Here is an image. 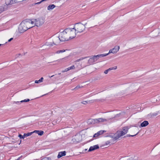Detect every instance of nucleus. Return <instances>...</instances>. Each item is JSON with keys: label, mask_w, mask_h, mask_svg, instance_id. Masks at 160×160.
<instances>
[{"label": "nucleus", "mask_w": 160, "mask_h": 160, "mask_svg": "<svg viewBox=\"0 0 160 160\" xmlns=\"http://www.w3.org/2000/svg\"><path fill=\"white\" fill-rule=\"evenodd\" d=\"M82 135L80 133L77 134L72 139V141L75 143L80 142L82 140Z\"/></svg>", "instance_id": "423d86ee"}, {"label": "nucleus", "mask_w": 160, "mask_h": 160, "mask_svg": "<svg viewBox=\"0 0 160 160\" xmlns=\"http://www.w3.org/2000/svg\"><path fill=\"white\" fill-rule=\"evenodd\" d=\"M41 160H51V158L49 157H45L43 158Z\"/></svg>", "instance_id": "a878e982"}, {"label": "nucleus", "mask_w": 160, "mask_h": 160, "mask_svg": "<svg viewBox=\"0 0 160 160\" xmlns=\"http://www.w3.org/2000/svg\"><path fill=\"white\" fill-rule=\"evenodd\" d=\"M69 70H72V69H74L75 68V66L74 65H73L70 67H68Z\"/></svg>", "instance_id": "b1692460"}, {"label": "nucleus", "mask_w": 160, "mask_h": 160, "mask_svg": "<svg viewBox=\"0 0 160 160\" xmlns=\"http://www.w3.org/2000/svg\"><path fill=\"white\" fill-rule=\"evenodd\" d=\"M81 103L84 104H86L88 103V102L86 101H83Z\"/></svg>", "instance_id": "473e14b6"}, {"label": "nucleus", "mask_w": 160, "mask_h": 160, "mask_svg": "<svg viewBox=\"0 0 160 160\" xmlns=\"http://www.w3.org/2000/svg\"><path fill=\"white\" fill-rule=\"evenodd\" d=\"M72 28H65L64 30H72V29H72Z\"/></svg>", "instance_id": "e433bc0d"}, {"label": "nucleus", "mask_w": 160, "mask_h": 160, "mask_svg": "<svg viewBox=\"0 0 160 160\" xmlns=\"http://www.w3.org/2000/svg\"><path fill=\"white\" fill-rule=\"evenodd\" d=\"M33 133H34V132H29L27 133H24V136H25V137H28V136H30Z\"/></svg>", "instance_id": "5701e85b"}, {"label": "nucleus", "mask_w": 160, "mask_h": 160, "mask_svg": "<svg viewBox=\"0 0 160 160\" xmlns=\"http://www.w3.org/2000/svg\"><path fill=\"white\" fill-rule=\"evenodd\" d=\"M117 68V67L116 66L114 67H112L111 68H110L109 69L105 70L104 72V73L105 74H107L108 72L113 69H116Z\"/></svg>", "instance_id": "dca6fc26"}, {"label": "nucleus", "mask_w": 160, "mask_h": 160, "mask_svg": "<svg viewBox=\"0 0 160 160\" xmlns=\"http://www.w3.org/2000/svg\"><path fill=\"white\" fill-rule=\"evenodd\" d=\"M138 132H138L136 134H135V135H128L129 136V137H133L134 136H136V135H137L138 133Z\"/></svg>", "instance_id": "4c0bfd02"}, {"label": "nucleus", "mask_w": 160, "mask_h": 160, "mask_svg": "<svg viewBox=\"0 0 160 160\" xmlns=\"http://www.w3.org/2000/svg\"><path fill=\"white\" fill-rule=\"evenodd\" d=\"M59 38L62 42L68 41L69 40V37L68 36L66 31H63L59 33Z\"/></svg>", "instance_id": "39448f33"}, {"label": "nucleus", "mask_w": 160, "mask_h": 160, "mask_svg": "<svg viewBox=\"0 0 160 160\" xmlns=\"http://www.w3.org/2000/svg\"><path fill=\"white\" fill-rule=\"evenodd\" d=\"M99 148L98 145H95L93 146H91L88 150V152H91L94 151Z\"/></svg>", "instance_id": "ddd939ff"}, {"label": "nucleus", "mask_w": 160, "mask_h": 160, "mask_svg": "<svg viewBox=\"0 0 160 160\" xmlns=\"http://www.w3.org/2000/svg\"><path fill=\"white\" fill-rule=\"evenodd\" d=\"M43 79V78L42 77L38 80L35 81V82L36 83H40L42 82Z\"/></svg>", "instance_id": "4be33fe9"}, {"label": "nucleus", "mask_w": 160, "mask_h": 160, "mask_svg": "<svg viewBox=\"0 0 160 160\" xmlns=\"http://www.w3.org/2000/svg\"><path fill=\"white\" fill-rule=\"evenodd\" d=\"M124 91H120L119 92V94L120 95L123 94L124 93Z\"/></svg>", "instance_id": "7c9ffc66"}, {"label": "nucleus", "mask_w": 160, "mask_h": 160, "mask_svg": "<svg viewBox=\"0 0 160 160\" xmlns=\"http://www.w3.org/2000/svg\"><path fill=\"white\" fill-rule=\"evenodd\" d=\"M83 25L79 22L76 23L75 24L74 27L72 28V29L74 30H82V28H83Z\"/></svg>", "instance_id": "9d476101"}, {"label": "nucleus", "mask_w": 160, "mask_h": 160, "mask_svg": "<svg viewBox=\"0 0 160 160\" xmlns=\"http://www.w3.org/2000/svg\"><path fill=\"white\" fill-rule=\"evenodd\" d=\"M104 132L103 131H100L98 132L97 133H95L94 134V135L93 136L94 137H97L99 135L102 134H103Z\"/></svg>", "instance_id": "aec40b11"}, {"label": "nucleus", "mask_w": 160, "mask_h": 160, "mask_svg": "<svg viewBox=\"0 0 160 160\" xmlns=\"http://www.w3.org/2000/svg\"><path fill=\"white\" fill-rule=\"evenodd\" d=\"M13 39V38H10L8 40V42H10Z\"/></svg>", "instance_id": "58836bf2"}, {"label": "nucleus", "mask_w": 160, "mask_h": 160, "mask_svg": "<svg viewBox=\"0 0 160 160\" xmlns=\"http://www.w3.org/2000/svg\"><path fill=\"white\" fill-rule=\"evenodd\" d=\"M107 55V54H100L92 56L87 60L85 59L89 57H81L75 61L74 62L76 67L79 69H81L88 65L92 64L100 58L106 56Z\"/></svg>", "instance_id": "f257e3e1"}, {"label": "nucleus", "mask_w": 160, "mask_h": 160, "mask_svg": "<svg viewBox=\"0 0 160 160\" xmlns=\"http://www.w3.org/2000/svg\"><path fill=\"white\" fill-rule=\"evenodd\" d=\"M152 32V34H154V36L155 37L158 36H160V31H153Z\"/></svg>", "instance_id": "a211bd4d"}, {"label": "nucleus", "mask_w": 160, "mask_h": 160, "mask_svg": "<svg viewBox=\"0 0 160 160\" xmlns=\"http://www.w3.org/2000/svg\"><path fill=\"white\" fill-rule=\"evenodd\" d=\"M149 124L148 121H145L142 122L141 123L140 125L141 127H144L147 126Z\"/></svg>", "instance_id": "f3484780"}, {"label": "nucleus", "mask_w": 160, "mask_h": 160, "mask_svg": "<svg viewBox=\"0 0 160 160\" xmlns=\"http://www.w3.org/2000/svg\"><path fill=\"white\" fill-rule=\"evenodd\" d=\"M18 137L20 138H24L25 137V136H24V134L22 136L21 135V134H19L18 136Z\"/></svg>", "instance_id": "c756f323"}, {"label": "nucleus", "mask_w": 160, "mask_h": 160, "mask_svg": "<svg viewBox=\"0 0 160 160\" xmlns=\"http://www.w3.org/2000/svg\"><path fill=\"white\" fill-rule=\"evenodd\" d=\"M111 142L110 141H110H107L106 142V145H109L110 143H111Z\"/></svg>", "instance_id": "2f4dec72"}, {"label": "nucleus", "mask_w": 160, "mask_h": 160, "mask_svg": "<svg viewBox=\"0 0 160 160\" xmlns=\"http://www.w3.org/2000/svg\"><path fill=\"white\" fill-rule=\"evenodd\" d=\"M41 2H41V1L40 2H38L37 3H34L33 4V5H35L36 4H39L41 3Z\"/></svg>", "instance_id": "f704fd0d"}, {"label": "nucleus", "mask_w": 160, "mask_h": 160, "mask_svg": "<svg viewBox=\"0 0 160 160\" xmlns=\"http://www.w3.org/2000/svg\"><path fill=\"white\" fill-rule=\"evenodd\" d=\"M35 23V26L36 27H38L41 26L44 22V20L42 18H39L35 20V21H33Z\"/></svg>", "instance_id": "0eeeda50"}, {"label": "nucleus", "mask_w": 160, "mask_h": 160, "mask_svg": "<svg viewBox=\"0 0 160 160\" xmlns=\"http://www.w3.org/2000/svg\"><path fill=\"white\" fill-rule=\"evenodd\" d=\"M68 36L69 37V39H72L74 38L77 34L78 36H80L81 35L80 33L82 32V31H66Z\"/></svg>", "instance_id": "20e7f679"}, {"label": "nucleus", "mask_w": 160, "mask_h": 160, "mask_svg": "<svg viewBox=\"0 0 160 160\" xmlns=\"http://www.w3.org/2000/svg\"><path fill=\"white\" fill-rule=\"evenodd\" d=\"M56 7V6L54 4H51L49 5L47 7V9L48 10H52Z\"/></svg>", "instance_id": "6ab92c4d"}, {"label": "nucleus", "mask_w": 160, "mask_h": 160, "mask_svg": "<svg viewBox=\"0 0 160 160\" xmlns=\"http://www.w3.org/2000/svg\"><path fill=\"white\" fill-rule=\"evenodd\" d=\"M46 44H47V45L49 46H53V45H54L53 44V42L52 43L51 42H47L46 43Z\"/></svg>", "instance_id": "bb28decb"}, {"label": "nucleus", "mask_w": 160, "mask_h": 160, "mask_svg": "<svg viewBox=\"0 0 160 160\" xmlns=\"http://www.w3.org/2000/svg\"><path fill=\"white\" fill-rule=\"evenodd\" d=\"M107 120L104 118H99L98 119H96V122L97 123H99V122H107Z\"/></svg>", "instance_id": "f8f14e48"}, {"label": "nucleus", "mask_w": 160, "mask_h": 160, "mask_svg": "<svg viewBox=\"0 0 160 160\" xmlns=\"http://www.w3.org/2000/svg\"><path fill=\"white\" fill-rule=\"evenodd\" d=\"M65 50H58L56 52V53L57 54H59L61 53H62L65 52Z\"/></svg>", "instance_id": "393cba45"}, {"label": "nucleus", "mask_w": 160, "mask_h": 160, "mask_svg": "<svg viewBox=\"0 0 160 160\" xmlns=\"http://www.w3.org/2000/svg\"><path fill=\"white\" fill-rule=\"evenodd\" d=\"M129 129V128L128 127H123L122 130L118 131L114 135L113 138H112V139L116 140L119 139L127 133Z\"/></svg>", "instance_id": "7ed1b4c3"}, {"label": "nucleus", "mask_w": 160, "mask_h": 160, "mask_svg": "<svg viewBox=\"0 0 160 160\" xmlns=\"http://www.w3.org/2000/svg\"><path fill=\"white\" fill-rule=\"evenodd\" d=\"M19 159H20V158H19L17 159H16L15 160H19Z\"/></svg>", "instance_id": "ea45409f"}, {"label": "nucleus", "mask_w": 160, "mask_h": 160, "mask_svg": "<svg viewBox=\"0 0 160 160\" xmlns=\"http://www.w3.org/2000/svg\"><path fill=\"white\" fill-rule=\"evenodd\" d=\"M5 10L4 9V8L2 7H0V13Z\"/></svg>", "instance_id": "cd10ccee"}, {"label": "nucleus", "mask_w": 160, "mask_h": 160, "mask_svg": "<svg viewBox=\"0 0 160 160\" xmlns=\"http://www.w3.org/2000/svg\"><path fill=\"white\" fill-rule=\"evenodd\" d=\"M66 152L65 151L59 152L58 154V158H59L63 156H65L66 155Z\"/></svg>", "instance_id": "2eb2a0df"}, {"label": "nucleus", "mask_w": 160, "mask_h": 160, "mask_svg": "<svg viewBox=\"0 0 160 160\" xmlns=\"http://www.w3.org/2000/svg\"><path fill=\"white\" fill-rule=\"evenodd\" d=\"M120 49V47L119 46H115L114 48L110 49L108 53H107V56L109 54L112 53L113 54L116 53L119 51Z\"/></svg>", "instance_id": "6e6552de"}, {"label": "nucleus", "mask_w": 160, "mask_h": 160, "mask_svg": "<svg viewBox=\"0 0 160 160\" xmlns=\"http://www.w3.org/2000/svg\"><path fill=\"white\" fill-rule=\"evenodd\" d=\"M2 44H0V46H1L2 45Z\"/></svg>", "instance_id": "a19ab883"}, {"label": "nucleus", "mask_w": 160, "mask_h": 160, "mask_svg": "<svg viewBox=\"0 0 160 160\" xmlns=\"http://www.w3.org/2000/svg\"><path fill=\"white\" fill-rule=\"evenodd\" d=\"M19 102H16V103H17V102L18 103Z\"/></svg>", "instance_id": "79ce46f5"}, {"label": "nucleus", "mask_w": 160, "mask_h": 160, "mask_svg": "<svg viewBox=\"0 0 160 160\" xmlns=\"http://www.w3.org/2000/svg\"><path fill=\"white\" fill-rule=\"evenodd\" d=\"M34 22L31 20L26 19L23 20L19 25L18 27V30H28L31 28L35 27L33 24Z\"/></svg>", "instance_id": "f03ea898"}, {"label": "nucleus", "mask_w": 160, "mask_h": 160, "mask_svg": "<svg viewBox=\"0 0 160 160\" xmlns=\"http://www.w3.org/2000/svg\"><path fill=\"white\" fill-rule=\"evenodd\" d=\"M68 59V57H64V58L61 59L63 60H67Z\"/></svg>", "instance_id": "c9c22d12"}, {"label": "nucleus", "mask_w": 160, "mask_h": 160, "mask_svg": "<svg viewBox=\"0 0 160 160\" xmlns=\"http://www.w3.org/2000/svg\"><path fill=\"white\" fill-rule=\"evenodd\" d=\"M60 42L62 41L59 36H54L53 38V42L54 45H58L60 43Z\"/></svg>", "instance_id": "1a4fd4ad"}, {"label": "nucleus", "mask_w": 160, "mask_h": 160, "mask_svg": "<svg viewBox=\"0 0 160 160\" xmlns=\"http://www.w3.org/2000/svg\"><path fill=\"white\" fill-rule=\"evenodd\" d=\"M23 31H16L14 33V36L15 37H17L20 35L21 34L24 32Z\"/></svg>", "instance_id": "4468645a"}, {"label": "nucleus", "mask_w": 160, "mask_h": 160, "mask_svg": "<svg viewBox=\"0 0 160 160\" xmlns=\"http://www.w3.org/2000/svg\"><path fill=\"white\" fill-rule=\"evenodd\" d=\"M30 101V100L28 99H25L24 100H22L20 101L21 102H28Z\"/></svg>", "instance_id": "c85d7f7f"}, {"label": "nucleus", "mask_w": 160, "mask_h": 160, "mask_svg": "<svg viewBox=\"0 0 160 160\" xmlns=\"http://www.w3.org/2000/svg\"><path fill=\"white\" fill-rule=\"evenodd\" d=\"M77 88V87H76L75 88Z\"/></svg>", "instance_id": "37998d69"}, {"label": "nucleus", "mask_w": 160, "mask_h": 160, "mask_svg": "<svg viewBox=\"0 0 160 160\" xmlns=\"http://www.w3.org/2000/svg\"><path fill=\"white\" fill-rule=\"evenodd\" d=\"M87 123L88 124H93L97 123L96 119H90L87 121Z\"/></svg>", "instance_id": "9b49d317"}, {"label": "nucleus", "mask_w": 160, "mask_h": 160, "mask_svg": "<svg viewBox=\"0 0 160 160\" xmlns=\"http://www.w3.org/2000/svg\"><path fill=\"white\" fill-rule=\"evenodd\" d=\"M69 71L68 68H66L64 70L62 71V72H67L68 71Z\"/></svg>", "instance_id": "72a5a7b5"}, {"label": "nucleus", "mask_w": 160, "mask_h": 160, "mask_svg": "<svg viewBox=\"0 0 160 160\" xmlns=\"http://www.w3.org/2000/svg\"><path fill=\"white\" fill-rule=\"evenodd\" d=\"M34 133H37L39 135L41 136L43 134L44 132L43 131L35 130L33 131Z\"/></svg>", "instance_id": "412c9836"}]
</instances>
